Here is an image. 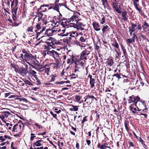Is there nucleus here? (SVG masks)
Wrapping results in <instances>:
<instances>
[{
    "instance_id": "1",
    "label": "nucleus",
    "mask_w": 149,
    "mask_h": 149,
    "mask_svg": "<svg viewBox=\"0 0 149 149\" xmlns=\"http://www.w3.org/2000/svg\"><path fill=\"white\" fill-rule=\"evenodd\" d=\"M22 52L24 54V55L22 54H20L19 58L23 63L26 62L28 64H29V63L27 62V61L29 60H32L35 58V57L33 55L31 54L28 53L25 49H22Z\"/></svg>"
},
{
    "instance_id": "2",
    "label": "nucleus",
    "mask_w": 149,
    "mask_h": 149,
    "mask_svg": "<svg viewBox=\"0 0 149 149\" xmlns=\"http://www.w3.org/2000/svg\"><path fill=\"white\" fill-rule=\"evenodd\" d=\"M8 110L11 111L10 110L7 109H2V111L0 112V118L3 121L6 123V119L10 115H11L10 113L7 111Z\"/></svg>"
},
{
    "instance_id": "3",
    "label": "nucleus",
    "mask_w": 149,
    "mask_h": 149,
    "mask_svg": "<svg viewBox=\"0 0 149 149\" xmlns=\"http://www.w3.org/2000/svg\"><path fill=\"white\" fill-rule=\"evenodd\" d=\"M80 15V13L77 12L70 18H68V21L70 22L71 24H74L77 25V21H79L80 19L79 18Z\"/></svg>"
},
{
    "instance_id": "4",
    "label": "nucleus",
    "mask_w": 149,
    "mask_h": 149,
    "mask_svg": "<svg viewBox=\"0 0 149 149\" xmlns=\"http://www.w3.org/2000/svg\"><path fill=\"white\" fill-rule=\"evenodd\" d=\"M24 127V125L23 123L21 124L18 123L13 126L12 129V131L13 132L18 133H22Z\"/></svg>"
},
{
    "instance_id": "5",
    "label": "nucleus",
    "mask_w": 149,
    "mask_h": 149,
    "mask_svg": "<svg viewBox=\"0 0 149 149\" xmlns=\"http://www.w3.org/2000/svg\"><path fill=\"white\" fill-rule=\"evenodd\" d=\"M45 27H43L42 28V29L36 32V38H37L39 37L40 38L38 39V40H40L41 38H45L46 36L45 34V32H44L45 31Z\"/></svg>"
},
{
    "instance_id": "6",
    "label": "nucleus",
    "mask_w": 149,
    "mask_h": 149,
    "mask_svg": "<svg viewBox=\"0 0 149 149\" xmlns=\"http://www.w3.org/2000/svg\"><path fill=\"white\" fill-rule=\"evenodd\" d=\"M56 29L54 27L49 28L46 30L45 34L46 36H52L55 35Z\"/></svg>"
},
{
    "instance_id": "7",
    "label": "nucleus",
    "mask_w": 149,
    "mask_h": 149,
    "mask_svg": "<svg viewBox=\"0 0 149 149\" xmlns=\"http://www.w3.org/2000/svg\"><path fill=\"white\" fill-rule=\"evenodd\" d=\"M65 31V30H57L56 29L55 35L57 34L58 36H66L68 35V34H64Z\"/></svg>"
},
{
    "instance_id": "8",
    "label": "nucleus",
    "mask_w": 149,
    "mask_h": 149,
    "mask_svg": "<svg viewBox=\"0 0 149 149\" xmlns=\"http://www.w3.org/2000/svg\"><path fill=\"white\" fill-rule=\"evenodd\" d=\"M43 38L46 40V41L45 42L48 45L51 43H52L53 41H54V39L53 38L46 36Z\"/></svg>"
},
{
    "instance_id": "9",
    "label": "nucleus",
    "mask_w": 149,
    "mask_h": 149,
    "mask_svg": "<svg viewBox=\"0 0 149 149\" xmlns=\"http://www.w3.org/2000/svg\"><path fill=\"white\" fill-rule=\"evenodd\" d=\"M75 72L78 71L79 68H80L81 67H83V64L82 61H80L78 63H75Z\"/></svg>"
},
{
    "instance_id": "10",
    "label": "nucleus",
    "mask_w": 149,
    "mask_h": 149,
    "mask_svg": "<svg viewBox=\"0 0 149 149\" xmlns=\"http://www.w3.org/2000/svg\"><path fill=\"white\" fill-rule=\"evenodd\" d=\"M37 14L36 15V17L34 18V19H35L37 17H38V22H39L41 20L43 21L44 19L42 17L43 16V14L41 13H37Z\"/></svg>"
},
{
    "instance_id": "11",
    "label": "nucleus",
    "mask_w": 149,
    "mask_h": 149,
    "mask_svg": "<svg viewBox=\"0 0 149 149\" xmlns=\"http://www.w3.org/2000/svg\"><path fill=\"white\" fill-rule=\"evenodd\" d=\"M69 23L70 24H72L70 23V22L68 21V19L67 21L64 22L63 21L61 23V25L63 27L65 28H67L69 27Z\"/></svg>"
},
{
    "instance_id": "12",
    "label": "nucleus",
    "mask_w": 149,
    "mask_h": 149,
    "mask_svg": "<svg viewBox=\"0 0 149 149\" xmlns=\"http://www.w3.org/2000/svg\"><path fill=\"white\" fill-rule=\"evenodd\" d=\"M92 24L94 29L96 31H98L100 30V28L98 23L94 22H93Z\"/></svg>"
},
{
    "instance_id": "13",
    "label": "nucleus",
    "mask_w": 149,
    "mask_h": 149,
    "mask_svg": "<svg viewBox=\"0 0 149 149\" xmlns=\"http://www.w3.org/2000/svg\"><path fill=\"white\" fill-rule=\"evenodd\" d=\"M50 56H52L55 59H58L59 57V54L57 52L54 50L51 51Z\"/></svg>"
},
{
    "instance_id": "14",
    "label": "nucleus",
    "mask_w": 149,
    "mask_h": 149,
    "mask_svg": "<svg viewBox=\"0 0 149 149\" xmlns=\"http://www.w3.org/2000/svg\"><path fill=\"white\" fill-rule=\"evenodd\" d=\"M128 16L127 15V12L124 11L122 13V19L124 21H127Z\"/></svg>"
},
{
    "instance_id": "15",
    "label": "nucleus",
    "mask_w": 149,
    "mask_h": 149,
    "mask_svg": "<svg viewBox=\"0 0 149 149\" xmlns=\"http://www.w3.org/2000/svg\"><path fill=\"white\" fill-rule=\"evenodd\" d=\"M68 59L67 60V63L69 64L72 61V63L75 62V60L74 59V56L73 55H72L71 56L69 57L68 56H67Z\"/></svg>"
},
{
    "instance_id": "16",
    "label": "nucleus",
    "mask_w": 149,
    "mask_h": 149,
    "mask_svg": "<svg viewBox=\"0 0 149 149\" xmlns=\"http://www.w3.org/2000/svg\"><path fill=\"white\" fill-rule=\"evenodd\" d=\"M59 5H60V6L61 7L60 4L59 3L58 4H55V5L53 4V9L54 10H56L60 14L62 15L60 13H59Z\"/></svg>"
},
{
    "instance_id": "17",
    "label": "nucleus",
    "mask_w": 149,
    "mask_h": 149,
    "mask_svg": "<svg viewBox=\"0 0 149 149\" xmlns=\"http://www.w3.org/2000/svg\"><path fill=\"white\" fill-rule=\"evenodd\" d=\"M70 106L72 107V108H71L70 109V111H77L79 109V106H77L76 105H74L73 104H71L70 105Z\"/></svg>"
},
{
    "instance_id": "18",
    "label": "nucleus",
    "mask_w": 149,
    "mask_h": 149,
    "mask_svg": "<svg viewBox=\"0 0 149 149\" xmlns=\"http://www.w3.org/2000/svg\"><path fill=\"white\" fill-rule=\"evenodd\" d=\"M137 26V25L136 24H131V27H129V31L134 32L135 29V28Z\"/></svg>"
},
{
    "instance_id": "19",
    "label": "nucleus",
    "mask_w": 149,
    "mask_h": 149,
    "mask_svg": "<svg viewBox=\"0 0 149 149\" xmlns=\"http://www.w3.org/2000/svg\"><path fill=\"white\" fill-rule=\"evenodd\" d=\"M89 99H91V100L90 101L91 102H92L94 99H95V100H96V99L93 95H88L86 96V98L84 100V102H86L87 100Z\"/></svg>"
},
{
    "instance_id": "20",
    "label": "nucleus",
    "mask_w": 149,
    "mask_h": 149,
    "mask_svg": "<svg viewBox=\"0 0 149 149\" xmlns=\"http://www.w3.org/2000/svg\"><path fill=\"white\" fill-rule=\"evenodd\" d=\"M45 75L48 76L49 75V69L48 68L47 69H43L42 70H41Z\"/></svg>"
},
{
    "instance_id": "21",
    "label": "nucleus",
    "mask_w": 149,
    "mask_h": 149,
    "mask_svg": "<svg viewBox=\"0 0 149 149\" xmlns=\"http://www.w3.org/2000/svg\"><path fill=\"white\" fill-rule=\"evenodd\" d=\"M86 36L85 34H84L83 36L80 37L79 40L81 42H84L86 41Z\"/></svg>"
},
{
    "instance_id": "22",
    "label": "nucleus",
    "mask_w": 149,
    "mask_h": 149,
    "mask_svg": "<svg viewBox=\"0 0 149 149\" xmlns=\"http://www.w3.org/2000/svg\"><path fill=\"white\" fill-rule=\"evenodd\" d=\"M95 83V80L93 79H91L90 81V84L91 85V88H93L94 86V84Z\"/></svg>"
},
{
    "instance_id": "23",
    "label": "nucleus",
    "mask_w": 149,
    "mask_h": 149,
    "mask_svg": "<svg viewBox=\"0 0 149 149\" xmlns=\"http://www.w3.org/2000/svg\"><path fill=\"white\" fill-rule=\"evenodd\" d=\"M42 28L40 26V24H38L35 27V32L38 31L40 29H41Z\"/></svg>"
},
{
    "instance_id": "24",
    "label": "nucleus",
    "mask_w": 149,
    "mask_h": 149,
    "mask_svg": "<svg viewBox=\"0 0 149 149\" xmlns=\"http://www.w3.org/2000/svg\"><path fill=\"white\" fill-rule=\"evenodd\" d=\"M81 54L83 55L86 56V55L89 54L90 52H89L88 50L85 49L84 50L82 51Z\"/></svg>"
},
{
    "instance_id": "25",
    "label": "nucleus",
    "mask_w": 149,
    "mask_h": 149,
    "mask_svg": "<svg viewBox=\"0 0 149 149\" xmlns=\"http://www.w3.org/2000/svg\"><path fill=\"white\" fill-rule=\"evenodd\" d=\"M73 24V25L72 26H73L74 27L76 28H78V27L79 26H81L82 24L81 23H79L78 22V21H77V25H76L74 24Z\"/></svg>"
},
{
    "instance_id": "26",
    "label": "nucleus",
    "mask_w": 149,
    "mask_h": 149,
    "mask_svg": "<svg viewBox=\"0 0 149 149\" xmlns=\"http://www.w3.org/2000/svg\"><path fill=\"white\" fill-rule=\"evenodd\" d=\"M121 46L122 49L123 50V52L124 56L125 57H126V56L127 55V54L126 53V50L125 49L124 47L122 45H121Z\"/></svg>"
},
{
    "instance_id": "27",
    "label": "nucleus",
    "mask_w": 149,
    "mask_h": 149,
    "mask_svg": "<svg viewBox=\"0 0 149 149\" xmlns=\"http://www.w3.org/2000/svg\"><path fill=\"white\" fill-rule=\"evenodd\" d=\"M114 10L118 13H120L121 11L120 10V8L118 7L117 6H115L113 7Z\"/></svg>"
},
{
    "instance_id": "28",
    "label": "nucleus",
    "mask_w": 149,
    "mask_h": 149,
    "mask_svg": "<svg viewBox=\"0 0 149 149\" xmlns=\"http://www.w3.org/2000/svg\"><path fill=\"white\" fill-rule=\"evenodd\" d=\"M113 60L112 59H110L107 61V64L110 67L113 65Z\"/></svg>"
},
{
    "instance_id": "29",
    "label": "nucleus",
    "mask_w": 149,
    "mask_h": 149,
    "mask_svg": "<svg viewBox=\"0 0 149 149\" xmlns=\"http://www.w3.org/2000/svg\"><path fill=\"white\" fill-rule=\"evenodd\" d=\"M19 72L21 74H26V70L25 69H22L19 71Z\"/></svg>"
},
{
    "instance_id": "30",
    "label": "nucleus",
    "mask_w": 149,
    "mask_h": 149,
    "mask_svg": "<svg viewBox=\"0 0 149 149\" xmlns=\"http://www.w3.org/2000/svg\"><path fill=\"white\" fill-rule=\"evenodd\" d=\"M140 98L138 96H135L133 97V100L134 102L137 103L138 101L140 100Z\"/></svg>"
},
{
    "instance_id": "31",
    "label": "nucleus",
    "mask_w": 149,
    "mask_h": 149,
    "mask_svg": "<svg viewBox=\"0 0 149 149\" xmlns=\"http://www.w3.org/2000/svg\"><path fill=\"white\" fill-rule=\"evenodd\" d=\"M102 4L105 8L106 7V5H107V0H101Z\"/></svg>"
},
{
    "instance_id": "32",
    "label": "nucleus",
    "mask_w": 149,
    "mask_h": 149,
    "mask_svg": "<svg viewBox=\"0 0 149 149\" xmlns=\"http://www.w3.org/2000/svg\"><path fill=\"white\" fill-rule=\"evenodd\" d=\"M129 109L130 110L132 111L133 113H135L136 112V109L134 107H131Z\"/></svg>"
},
{
    "instance_id": "33",
    "label": "nucleus",
    "mask_w": 149,
    "mask_h": 149,
    "mask_svg": "<svg viewBox=\"0 0 149 149\" xmlns=\"http://www.w3.org/2000/svg\"><path fill=\"white\" fill-rule=\"evenodd\" d=\"M128 101H129L128 102L129 103H131V102H134L133 100V97L132 96H130L129 97Z\"/></svg>"
},
{
    "instance_id": "34",
    "label": "nucleus",
    "mask_w": 149,
    "mask_h": 149,
    "mask_svg": "<svg viewBox=\"0 0 149 149\" xmlns=\"http://www.w3.org/2000/svg\"><path fill=\"white\" fill-rule=\"evenodd\" d=\"M80 59L81 60H87V57L85 55H83L82 54H81L80 56Z\"/></svg>"
},
{
    "instance_id": "35",
    "label": "nucleus",
    "mask_w": 149,
    "mask_h": 149,
    "mask_svg": "<svg viewBox=\"0 0 149 149\" xmlns=\"http://www.w3.org/2000/svg\"><path fill=\"white\" fill-rule=\"evenodd\" d=\"M107 143H104V145H102L100 146V149H106Z\"/></svg>"
},
{
    "instance_id": "36",
    "label": "nucleus",
    "mask_w": 149,
    "mask_h": 149,
    "mask_svg": "<svg viewBox=\"0 0 149 149\" xmlns=\"http://www.w3.org/2000/svg\"><path fill=\"white\" fill-rule=\"evenodd\" d=\"M10 0L12 1V3L11 4V7L12 8L13 6H14V3H15V4L16 5H17V3H18L17 0H15V1L14 0H13L12 1L11 0Z\"/></svg>"
},
{
    "instance_id": "37",
    "label": "nucleus",
    "mask_w": 149,
    "mask_h": 149,
    "mask_svg": "<svg viewBox=\"0 0 149 149\" xmlns=\"http://www.w3.org/2000/svg\"><path fill=\"white\" fill-rule=\"evenodd\" d=\"M132 1L134 5V6H138L139 3H138L139 1V0H132Z\"/></svg>"
},
{
    "instance_id": "38",
    "label": "nucleus",
    "mask_w": 149,
    "mask_h": 149,
    "mask_svg": "<svg viewBox=\"0 0 149 149\" xmlns=\"http://www.w3.org/2000/svg\"><path fill=\"white\" fill-rule=\"evenodd\" d=\"M112 45L116 48H119V45L117 42H113L112 43Z\"/></svg>"
},
{
    "instance_id": "39",
    "label": "nucleus",
    "mask_w": 149,
    "mask_h": 149,
    "mask_svg": "<svg viewBox=\"0 0 149 149\" xmlns=\"http://www.w3.org/2000/svg\"><path fill=\"white\" fill-rule=\"evenodd\" d=\"M33 26H31L28 28L27 31L28 32H33Z\"/></svg>"
},
{
    "instance_id": "40",
    "label": "nucleus",
    "mask_w": 149,
    "mask_h": 149,
    "mask_svg": "<svg viewBox=\"0 0 149 149\" xmlns=\"http://www.w3.org/2000/svg\"><path fill=\"white\" fill-rule=\"evenodd\" d=\"M109 28L108 26L107 25H106L104 26L102 29L103 33H104L106 30L108 29Z\"/></svg>"
},
{
    "instance_id": "41",
    "label": "nucleus",
    "mask_w": 149,
    "mask_h": 149,
    "mask_svg": "<svg viewBox=\"0 0 149 149\" xmlns=\"http://www.w3.org/2000/svg\"><path fill=\"white\" fill-rule=\"evenodd\" d=\"M146 27H149V25L146 22H145L142 25V27L143 28H146Z\"/></svg>"
},
{
    "instance_id": "42",
    "label": "nucleus",
    "mask_w": 149,
    "mask_h": 149,
    "mask_svg": "<svg viewBox=\"0 0 149 149\" xmlns=\"http://www.w3.org/2000/svg\"><path fill=\"white\" fill-rule=\"evenodd\" d=\"M17 8L15 9L13 8L12 10V12L13 15L14 14L15 15H16L17 14Z\"/></svg>"
},
{
    "instance_id": "43",
    "label": "nucleus",
    "mask_w": 149,
    "mask_h": 149,
    "mask_svg": "<svg viewBox=\"0 0 149 149\" xmlns=\"http://www.w3.org/2000/svg\"><path fill=\"white\" fill-rule=\"evenodd\" d=\"M35 146H41V144L40 143L37 141L34 143L33 146L34 147H35Z\"/></svg>"
},
{
    "instance_id": "44",
    "label": "nucleus",
    "mask_w": 149,
    "mask_h": 149,
    "mask_svg": "<svg viewBox=\"0 0 149 149\" xmlns=\"http://www.w3.org/2000/svg\"><path fill=\"white\" fill-rule=\"evenodd\" d=\"M26 84H27L29 85H32V83L27 80H25L24 81Z\"/></svg>"
},
{
    "instance_id": "45",
    "label": "nucleus",
    "mask_w": 149,
    "mask_h": 149,
    "mask_svg": "<svg viewBox=\"0 0 149 149\" xmlns=\"http://www.w3.org/2000/svg\"><path fill=\"white\" fill-rule=\"evenodd\" d=\"M52 78L51 80H50L51 82L54 81L55 80V78L56 77V76L54 75H52Z\"/></svg>"
},
{
    "instance_id": "46",
    "label": "nucleus",
    "mask_w": 149,
    "mask_h": 149,
    "mask_svg": "<svg viewBox=\"0 0 149 149\" xmlns=\"http://www.w3.org/2000/svg\"><path fill=\"white\" fill-rule=\"evenodd\" d=\"M81 98V97L80 95H77L75 97V99L77 101H79Z\"/></svg>"
},
{
    "instance_id": "47",
    "label": "nucleus",
    "mask_w": 149,
    "mask_h": 149,
    "mask_svg": "<svg viewBox=\"0 0 149 149\" xmlns=\"http://www.w3.org/2000/svg\"><path fill=\"white\" fill-rule=\"evenodd\" d=\"M31 136L30 137V140L32 141L33 140L34 138L36 137V136L34 135V134L32 133H31Z\"/></svg>"
},
{
    "instance_id": "48",
    "label": "nucleus",
    "mask_w": 149,
    "mask_h": 149,
    "mask_svg": "<svg viewBox=\"0 0 149 149\" xmlns=\"http://www.w3.org/2000/svg\"><path fill=\"white\" fill-rule=\"evenodd\" d=\"M87 117L86 116H85L82 121V123L83 124L84 123V122L87 121V120L86 119Z\"/></svg>"
},
{
    "instance_id": "49",
    "label": "nucleus",
    "mask_w": 149,
    "mask_h": 149,
    "mask_svg": "<svg viewBox=\"0 0 149 149\" xmlns=\"http://www.w3.org/2000/svg\"><path fill=\"white\" fill-rule=\"evenodd\" d=\"M30 73L33 76L36 74V72L34 70H31Z\"/></svg>"
},
{
    "instance_id": "50",
    "label": "nucleus",
    "mask_w": 149,
    "mask_h": 149,
    "mask_svg": "<svg viewBox=\"0 0 149 149\" xmlns=\"http://www.w3.org/2000/svg\"><path fill=\"white\" fill-rule=\"evenodd\" d=\"M115 76L118 79H119L120 78V75L118 74H115L112 75L113 77H114Z\"/></svg>"
},
{
    "instance_id": "51",
    "label": "nucleus",
    "mask_w": 149,
    "mask_h": 149,
    "mask_svg": "<svg viewBox=\"0 0 149 149\" xmlns=\"http://www.w3.org/2000/svg\"><path fill=\"white\" fill-rule=\"evenodd\" d=\"M105 18L104 17H103L101 19V20L100 22V23L101 24H103L104 23H105Z\"/></svg>"
},
{
    "instance_id": "52",
    "label": "nucleus",
    "mask_w": 149,
    "mask_h": 149,
    "mask_svg": "<svg viewBox=\"0 0 149 149\" xmlns=\"http://www.w3.org/2000/svg\"><path fill=\"white\" fill-rule=\"evenodd\" d=\"M112 6H113V7H114L115 6H117L118 5V3H117V2L116 1H113L112 3Z\"/></svg>"
},
{
    "instance_id": "53",
    "label": "nucleus",
    "mask_w": 149,
    "mask_h": 149,
    "mask_svg": "<svg viewBox=\"0 0 149 149\" xmlns=\"http://www.w3.org/2000/svg\"><path fill=\"white\" fill-rule=\"evenodd\" d=\"M136 104L137 103L135 102L134 104H132L129 107V109L131 107H134V106L136 107Z\"/></svg>"
},
{
    "instance_id": "54",
    "label": "nucleus",
    "mask_w": 149,
    "mask_h": 149,
    "mask_svg": "<svg viewBox=\"0 0 149 149\" xmlns=\"http://www.w3.org/2000/svg\"><path fill=\"white\" fill-rule=\"evenodd\" d=\"M127 41L129 43H130L132 42H134L133 41V40H132L131 38L127 39Z\"/></svg>"
},
{
    "instance_id": "55",
    "label": "nucleus",
    "mask_w": 149,
    "mask_h": 149,
    "mask_svg": "<svg viewBox=\"0 0 149 149\" xmlns=\"http://www.w3.org/2000/svg\"><path fill=\"white\" fill-rule=\"evenodd\" d=\"M50 113L51 114L54 118H56L57 115L56 114H54L52 111L50 112Z\"/></svg>"
},
{
    "instance_id": "56",
    "label": "nucleus",
    "mask_w": 149,
    "mask_h": 149,
    "mask_svg": "<svg viewBox=\"0 0 149 149\" xmlns=\"http://www.w3.org/2000/svg\"><path fill=\"white\" fill-rule=\"evenodd\" d=\"M35 125L39 129H41L42 128V127L41 126V125H39L38 124V123H36L35 124Z\"/></svg>"
},
{
    "instance_id": "57",
    "label": "nucleus",
    "mask_w": 149,
    "mask_h": 149,
    "mask_svg": "<svg viewBox=\"0 0 149 149\" xmlns=\"http://www.w3.org/2000/svg\"><path fill=\"white\" fill-rule=\"evenodd\" d=\"M135 7L136 10H138L139 12H141V9L138 7V6H136Z\"/></svg>"
},
{
    "instance_id": "58",
    "label": "nucleus",
    "mask_w": 149,
    "mask_h": 149,
    "mask_svg": "<svg viewBox=\"0 0 149 149\" xmlns=\"http://www.w3.org/2000/svg\"><path fill=\"white\" fill-rule=\"evenodd\" d=\"M3 137L2 136H0V140L2 142L4 141L5 140V139L3 138Z\"/></svg>"
},
{
    "instance_id": "59",
    "label": "nucleus",
    "mask_w": 149,
    "mask_h": 149,
    "mask_svg": "<svg viewBox=\"0 0 149 149\" xmlns=\"http://www.w3.org/2000/svg\"><path fill=\"white\" fill-rule=\"evenodd\" d=\"M43 67V69H47L49 68L50 70V67L48 66V65H45Z\"/></svg>"
},
{
    "instance_id": "60",
    "label": "nucleus",
    "mask_w": 149,
    "mask_h": 149,
    "mask_svg": "<svg viewBox=\"0 0 149 149\" xmlns=\"http://www.w3.org/2000/svg\"><path fill=\"white\" fill-rule=\"evenodd\" d=\"M46 53H47V54L50 55L51 54V51H50L49 50H46L45 51Z\"/></svg>"
},
{
    "instance_id": "61",
    "label": "nucleus",
    "mask_w": 149,
    "mask_h": 149,
    "mask_svg": "<svg viewBox=\"0 0 149 149\" xmlns=\"http://www.w3.org/2000/svg\"><path fill=\"white\" fill-rule=\"evenodd\" d=\"M65 83V82L63 81H61L59 82H57L56 83L57 84H62Z\"/></svg>"
},
{
    "instance_id": "62",
    "label": "nucleus",
    "mask_w": 149,
    "mask_h": 149,
    "mask_svg": "<svg viewBox=\"0 0 149 149\" xmlns=\"http://www.w3.org/2000/svg\"><path fill=\"white\" fill-rule=\"evenodd\" d=\"M65 70L64 69H63L62 71V72H61V76H63L64 75V74L65 72Z\"/></svg>"
},
{
    "instance_id": "63",
    "label": "nucleus",
    "mask_w": 149,
    "mask_h": 149,
    "mask_svg": "<svg viewBox=\"0 0 149 149\" xmlns=\"http://www.w3.org/2000/svg\"><path fill=\"white\" fill-rule=\"evenodd\" d=\"M43 69V67H41L39 68H38L37 69L40 72H42V71H41V70H42Z\"/></svg>"
},
{
    "instance_id": "64",
    "label": "nucleus",
    "mask_w": 149,
    "mask_h": 149,
    "mask_svg": "<svg viewBox=\"0 0 149 149\" xmlns=\"http://www.w3.org/2000/svg\"><path fill=\"white\" fill-rule=\"evenodd\" d=\"M86 142L88 145L89 146L91 143V141L90 140H87L86 141Z\"/></svg>"
}]
</instances>
